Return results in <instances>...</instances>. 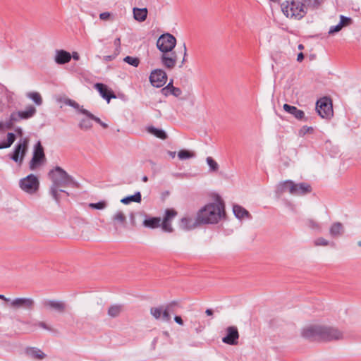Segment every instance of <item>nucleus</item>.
Listing matches in <instances>:
<instances>
[{"label": "nucleus", "mask_w": 361, "mask_h": 361, "mask_svg": "<svg viewBox=\"0 0 361 361\" xmlns=\"http://www.w3.org/2000/svg\"><path fill=\"white\" fill-rule=\"evenodd\" d=\"M118 54V53H117V52H116V53H115V54H114V55L105 56L104 57V60H105L106 61H110L114 60Z\"/></svg>", "instance_id": "58"}, {"label": "nucleus", "mask_w": 361, "mask_h": 361, "mask_svg": "<svg viewBox=\"0 0 361 361\" xmlns=\"http://www.w3.org/2000/svg\"><path fill=\"white\" fill-rule=\"evenodd\" d=\"M114 226L117 224L124 225L126 222V216L122 211H117L111 217Z\"/></svg>", "instance_id": "29"}, {"label": "nucleus", "mask_w": 361, "mask_h": 361, "mask_svg": "<svg viewBox=\"0 0 361 361\" xmlns=\"http://www.w3.org/2000/svg\"><path fill=\"white\" fill-rule=\"evenodd\" d=\"M314 245L315 246H327L329 245V241L322 237H319L314 240Z\"/></svg>", "instance_id": "46"}, {"label": "nucleus", "mask_w": 361, "mask_h": 361, "mask_svg": "<svg viewBox=\"0 0 361 361\" xmlns=\"http://www.w3.org/2000/svg\"><path fill=\"white\" fill-rule=\"evenodd\" d=\"M226 214L223 200L218 197L216 201L209 203L200 209L197 212V221L201 224H215Z\"/></svg>", "instance_id": "2"}, {"label": "nucleus", "mask_w": 361, "mask_h": 361, "mask_svg": "<svg viewBox=\"0 0 361 361\" xmlns=\"http://www.w3.org/2000/svg\"><path fill=\"white\" fill-rule=\"evenodd\" d=\"M27 353L32 358L44 359L46 355L39 348L32 347L27 349Z\"/></svg>", "instance_id": "32"}, {"label": "nucleus", "mask_w": 361, "mask_h": 361, "mask_svg": "<svg viewBox=\"0 0 361 361\" xmlns=\"http://www.w3.org/2000/svg\"><path fill=\"white\" fill-rule=\"evenodd\" d=\"M169 56H171V58H174L175 62L176 63L178 57H177V55L175 51H173V50L171 51H170Z\"/></svg>", "instance_id": "62"}, {"label": "nucleus", "mask_w": 361, "mask_h": 361, "mask_svg": "<svg viewBox=\"0 0 361 361\" xmlns=\"http://www.w3.org/2000/svg\"><path fill=\"white\" fill-rule=\"evenodd\" d=\"M233 212L235 217L239 219H241L244 217L251 219V215L249 212L240 205H233Z\"/></svg>", "instance_id": "25"}, {"label": "nucleus", "mask_w": 361, "mask_h": 361, "mask_svg": "<svg viewBox=\"0 0 361 361\" xmlns=\"http://www.w3.org/2000/svg\"><path fill=\"white\" fill-rule=\"evenodd\" d=\"M65 104L73 107L74 109L78 110L80 112V109H83L82 106L80 107L78 103H77L75 101L68 99L65 101Z\"/></svg>", "instance_id": "48"}, {"label": "nucleus", "mask_w": 361, "mask_h": 361, "mask_svg": "<svg viewBox=\"0 0 361 361\" xmlns=\"http://www.w3.org/2000/svg\"><path fill=\"white\" fill-rule=\"evenodd\" d=\"M176 44V39L171 34H164L161 35L157 42V47L161 52L171 51Z\"/></svg>", "instance_id": "7"}, {"label": "nucleus", "mask_w": 361, "mask_h": 361, "mask_svg": "<svg viewBox=\"0 0 361 361\" xmlns=\"http://www.w3.org/2000/svg\"><path fill=\"white\" fill-rule=\"evenodd\" d=\"M178 307V302L176 301H172L167 304L165 307L171 313H175L176 312V307Z\"/></svg>", "instance_id": "45"}, {"label": "nucleus", "mask_w": 361, "mask_h": 361, "mask_svg": "<svg viewBox=\"0 0 361 361\" xmlns=\"http://www.w3.org/2000/svg\"><path fill=\"white\" fill-rule=\"evenodd\" d=\"M281 10L283 14L289 18L300 20L307 11L305 10L304 4L299 1H286L281 4Z\"/></svg>", "instance_id": "3"}, {"label": "nucleus", "mask_w": 361, "mask_h": 361, "mask_svg": "<svg viewBox=\"0 0 361 361\" xmlns=\"http://www.w3.org/2000/svg\"><path fill=\"white\" fill-rule=\"evenodd\" d=\"M321 341H331L343 338V333L336 328L321 325Z\"/></svg>", "instance_id": "8"}, {"label": "nucleus", "mask_w": 361, "mask_h": 361, "mask_svg": "<svg viewBox=\"0 0 361 361\" xmlns=\"http://www.w3.org/2000/svg\"><path fill=\"white\" fill-rule=\"evenodd\" d=\"M123 61L133 67H137L140 64V59L137 57L127 56L123 59Z\"/></svg>", "instance_id": "40"}, {"label": "nucleus", "mask_w": 361, "mask_h": 361, "mask_svg": "<svg viewBox=\"0 0 361 361\" xmlns=\"http://www.w3.org/2000/svg\"><path fill=\"white\" fill-rule=\"evenodd\" d=\"M316 110L322 118H331L334 114L331 100L327 97L319 99L316 103Z\"/></svg>", "instance_id": "5"}, {"label": "nucleus", "mask_w": 361, "mask_h": 361, "mask_svg": "<svg viewBox=\"0 0 361 361\" xmlns=\"http://www.w3.org/2000/svg\"><path fill=\"white\" fill-rule=\"evenodd\" d=\"M312 188L310 184L306 183H295L290 188V194L292 195H304L310 193Z\"/></svg>", "instance_id": "15"}, {"label": "nucleus", "mask_w": 361, "mask_h": 361, "mask_svg": "<svg viewBox=\"0 0 361 361\" xmlns=\"http://www.w3.org/2000/svg\"><path fill=\"white\" fill-rule=\"evenodd\" d=\"M314 131V129L312 127H309V126H304L301 128V129L300 130V135H305L307 133H312V132Z\"/></svg>", "instance_id": "51"}, {"label": "nucleus", "mask_w": 361, "mask_h": 361, "mask_svg": "<svg viewBox=\"0 0 361 361\" xmlns=\"http://www.w3.org/2000/svg\"><path fill=\"white\" fill-rule=\"evenodd\" d=\"M19 185L24 192L32 195L38 190L39 182L36 176L30 174L20 180Z\"/></svg>", "instance_id": "4"}, {"label": "nucleus", "mask_w": 361, "mask_h": 361, "mask_svg": "<svg viewBox=\"0 0 361 361\" xmlns=\"http://www.w3.org/2000/svg\"><path fill=\"white\" fill-rule=\"evenodd\" d=\"M142 200V195L140 192L137 191L133 195H129L126 197H123L121 200V202L123 204H128L132 202H135L137 203H140Z\"/></svg>", "instance_id": "31"}, {"label": "nucleus", "mask_w": 361, "mask_h": 361, "mask_svg": "<svg viewBox=\"0 0 361 361\" xmlns=\"http://www.w3.org/2000/svg\"><path fill=\"white\" fill-rule=\"evenodd\" d=\"M351 23H352V19L350 18L346 17V16H340V22H339V23L343 27L348 25L351 24Z\"/></svg>", "instance_id": "50"}, {"label": "nucleus", "mask_w": 361, "mask_h": 361, "mask_svg": "<svg viewBox=\"0 0 361 361\" xmlns=\"http://www.w3.org/2000/svg\"><path fill=\"white\" fill-rule=\"evenodd\" d=\"M149 81L154 87H163L167 81L166 72L162 69H154L151 72Z\"/></svg>", "instance_id": "12"}, {"label": "nucleus", "mask_w": 361, "mask_h": 361, "mask_svg": "<svg viewBox=\"0 0 361 361\" xmlns=\"http://www.w3.org/2000/svg\"><path fill=\"white\" fill-rule=\"evenodd\" d=\"M182 94V91L178 87H173L170 91V94H172L176 97L180 96Z\"/></svg>", "instance_id": "54"}, {"label": "nucleus", "mask_w": 361, "mask_h": 361, "mask_svg": "<svg viewBox=\"0 0 361 361\" xmlns=\"http://www.w3.org/2000/svg\"><path fill=\"white\" fill-rule=\"evenodd\" d=\"M72 57L74 60H77V61L79 60V59H80L79 54L77 52H73V54L71 55V58Z\"/></svg>", "instance_id": "64"}, {"label": "nucleus", "mask_w": 361, "mask_h": 361, "mask_svg": "<svg viewBox=\"0 0 361 361\" xmlns=\"http://www.w3.org/2000/svg\"><path fill=\"white\" fill-rule=\"evenodd\" d=\"M147 130L149 133L161 140H166L168 137L166 133L164 130L157 128L152 126H148Z\"/></svg>", "instance_id": "27"}, {"label": "nucleus", "mask_w": 361, "mask_h": 361, "mask_svg": "<svg viewBox=\"0 0 361 361\" xmlns=\"http://www.w3.org/2000/svg\"><path fill=\"white\" fill-rule=\"evenodd\" d=\"M226 335L222 338L223 343L231 345H236L239 338V333L236 326H231L226 329Z\"/></svg>", "instance_id": "14"}, {"label": "nucleus", "mask_w": 361, "mask_h": 361, "mask_svg": "<svg viewBox=\"0 0 361 361\" xmlns=\"http://www.w3.org/2000/svg\"><path fill=\"white\" fill-rule=\"evenodd\" d=\"M307 226L311 228L312 229L317 230L318 231H321V226L314 221L313 219H308L307 220Z\"/></svg>", "instance_id": "47"}, {"label": "nucleus", "mask_w": 361, "mask_h": 361, "mask_svg": "<svg viewBox=\"0 0 361 361\" xmlns=\"http://www.w3.org/2000/svg\"><path fill=\"white\" fill-rule=\"evenodd\" d=\"M201 225L197 221V216L195 219L191 217H183L180 219V227L183 230H192Z\"/></svg>", "instance_id": "18"}, {"label": "nucleus", "mask_w": 361, "mask_h": 361, "mask_svg": "<svg viewBox=\"0 0 361 361\" xmlns=\"http://www.w3.org/2000/svg\"><path fill=\"white\" fill-rule=\"evenodd\" d=\"M114 44L116 47V52L119 53L121 48V39L120 37H117L115 39Z\"/></svg>", "instance_id": "55"}, {"label": "nucleus", "mask_w": 361, "mask_h": 361, "mask_svg": "<svg viewBox=\"0 0 361 361\" xmlns=\"http://www.w3.org/2000/svg\"><path fill=\"white\" fill-rule=\"evenodd\" d=\"M161 92L165 96H168L170 94V90L166 87L161 89Z\"/></svg>", "instance_id": "60"}, {"label": "nucleus", "mask_w": 361, "mask_h": 361, "mask_svg": "<svg viewBox=\"0 0 361 361\" xmlns=\"http://www.w3.org/2000/svg\"><path fill=\"white\" fill-rule=\"evenodd\" d=\"M18 121H13L12 120V114L10 116V118L8 121H6L4 123L5 127L7 129H11L13 126L14 123L18 122Z\"/></svg>", "instance_id": "53"}, {"label": "nucleus", "mask_w": 361, "mask_h": 361, "mask_svg": "<svg viewBox=\"0 0 361 361\" xmlns=\"http://www.w3.org/2000/svg\"><path fill=\"white\" fill-rule=\"evenodd\" d=\"M35 304V300L31 298H16L10 300V307L14 309L32 310Z\"/></svg>", "instance_id": "11"}, {"label": "nucleus", "mask_w": 361, "mask_h": 361, "mask_svg": "<svg viewBox=\"0 0 361 361\" xmlns=\"http://www.w3.org/2000/svg\"><path fill=\"white\" fill-rule=\"evenodd\" d=\"M161 226L163 231L166 232L171 233L173 231L170 221H164L163 220L162 222L161 221Z\"/></svg>", "instance_id": "44"}, {"label": "nucleus", "mask_w": 361, "mask_h": 361, "mask_svg": "<svg viewBox=\"0 0 361 361\" xmlns=\"http://www.w3.org/2000/svg\"><path fill=\"white\" fill-rule=\"evenodd\" d=\"M174 321H175V322H176L178 324H179L180 326H183L184 324L183 320L182 319L181 317H180V316H175Z\"/></svg>", "instance_id": "59"}, {"label": "nucleus", "mask_w": 361, "mask_h": 361, "mask_svg": "<svg viewBox=\"0 0 361 361\" xmlns=\"http://www.w3.org/2000/svg\"><path fill=\"white\" fill-rule=\"evenodd\" d=\"M344 233V228L341 223L335 222L331 224L329 228V234L332 238L341 236Z\"/></svg>", "instance_id": "21"}, {"label": "nucleus", "mask_w": 361, "mask_h": 361, "mask_svg": "<svg viewBox=\"0 0 361 361\" xmlns=\"http://www.w3.org/2000/svg\"><path fill=\"white\" fill-rule=\"evenodd\" d=\"M23 324L29 325L30 327H32L33 329H35V327L39 326L44 330L52 331L53 329L47 325L44 322H24Z\"/></svg>", "instance_id": "33"}, {"label": "nucleus", "mask_w": 361, "mask_h": 361, "mask_svg": "<svg viewBox=\"0 0 361 361\" xmlns=\"http://www.w3.org/2000/svg\"><path fill=\"white\" fill-rule=\"evenodd\" d=\"M88 206L91 209L102 210L106 207L107 203L106 201L102 200L97 203H90Z\"/></svg>", "instance_id": "41"}, {"label": "nucleus", "mask_w": 361, "mask_h": 361, "mask_svg": "<svg viewBox=\"0 0 361 361\" xmlns=\"http://www.w3.org/2000/svg\"><path fill=\"white\" fill-rule=\"evenodd\" d=\"M161 221L160 217H146L142 222V225L145 228L154 229L161 226Z\"/></svg>", "instance_id": "23"}, {"label": "nucleus", "mask_w": 361, "mask_h": 361, "mask_svg": "<svg viewBox=\"0 0 361 361\" xmlns=\"http://www.w3.org/2000/svg\"><path fill=\"white\" fill-rule=\"evenodd\" d=\"M94 88L99 92L102 98L106 99L109 103L112 98H116L114 92L109 90L107 85L103 83H96Z\"/></svg>", "instance_id": "17"}, {"label": "nucleus", "mask_w": 361, "mask_h": 361, "mask_svg": "<svg viewBox=\"0 0 361 361\" xmlns=\"http://www.w3.org/2000/svg\"><path fill=\"white\" fill-rule=\"evenodd\" d=\"M71 59V54L67 51L61 49L56 51L55 62L57 64L62 65L68 63Z\"/></svg>", "instance_id": "19"}, {"label": "nucleus", "mask_w": 361, "mask_h": 361, "mask_svg": "<svg viewBox=\"0 0 361 361\" xmlns=\"http://www.w3.org/2000/svg\"><path fill=\"white\" fill-rule=\"evenodd\" d=\"M147 9L146 8H133V16L134 18L139 21V22H143L146 20L147 16Z\"/></svg>", "instance_id": "26"}, {"label": "nucleus", "mask_w": 361, "mask_h": 361, "mask_svg": "<svg viewBox=\"0 0 361 361\" xmlns=\"http://www.w3.org/2000/svg\"><path fill=\"white\" fill-rule=\"evenodd\" d=\"M28 142L26 139L20 140L16 145L11 159L20 165L27 150Z\"/></svg>", "instance_id": "9"}, {"label": "nucleus", "mask_w": 361, "mask_h": 361, "mask_svg": "<svg viewBox=\"0 0 361 361\" xmlns=\"http://www.w3.org/2000/svg\"><path fill=\"white\" fill-rule=\"evenodd\" d=\"M321 325H309L301 331L302 338L310 341H321Z\"/></svg>", "instance_id": "10"}, {"label": "nucleus", "mask_w": 361, "mask_h": 361, "mask_svg": "<svg viewBox=\"0 0 361 361\" xmlns=\"http://www.w3.org/2000/svg\"><path fill=\"white\" fill-rule=\"evenodd\" d=\"M123 311V305L121 304H114L108 308L107 314L111 318H116L120 316Z\"/></svg>", "instance_id": "24"}, {"label": "nucleus", "mask_w": 361, "mask_h": 361, "mask_svg": "<svg viewBox=\"0 0 361 361\" xmlns=\"http://www.w3.org/2000/svg\"><path fill=\"white\" fill-rule=\"evenodd\" d=\"M48 177L51 181L49 193L57 203L60 202V192L69 195L68 192L62 189L63 188H75L78 185L73 177L58 166L49 171Z\"/></svg>", "instance_id": "1"}, {"label": "nucleus", "mask_w": 361, "mask_h": 361, "mask_svg": "<svg viewBox=\"0 0 361 361\" xmlns=\"http://www.w3.org/2000/svg\"><path fill=\"white\" fill-rule=\"evenodd\" d=\"M162 312H163V306L152 307L150 309L151 314L157 320L161 319Z\"/></svg>", "instance_id": "38"}, {"label": "nucleus", "mask_w": 361, "mask_h": 361, "mask_svg": "<svg viewBox=\"0 0 361 361\" xmlns=\"http://www.w3.org/2000/svg\"><path fill=\"white\" fill-rule=\"evenodd\" d=\"M177 215L176 211L172 209H167L165 211V215L163 219L164 221H170Z\"/></svg>", "instance_id": "42"}, {"label": "nucleus", "mask_w": 361, "mask_h": 361, "mask_svg": "<svg viewBox=\"0 0 361 361\" xmlns=\"http://www.w3.org/2000/svg\"><path fill=\"white\" fill-rule=\"evenodd\" d=\"M46 161V157L44 152V148L40 142L38 141L34 147L33 156L29 164V168L33 171L38 166L44 164Z\"/></svg>", "instance_id": "6"}, {"label": "nucleus", "mask_w": 361, "mask_h": 361, "mask_svg": "<svg viewBox=\"0 0 361 361\" xmlns=\"http://www.w3.org/2000/svg\"><path fill=\"white\" fill-rule=\"evenodd\" d=\"M160 59L162 65L168 69H173L176 66L175 59L169 56V52H162Z\"/></svg>", "instance_id": "22"}, {"label": "nucleus", "mask_w": 361, "mask_h": 361, "mask_svg": "<svg viewBox=\"0 0 361 361\" xmlns=\"http://www.w3.org/2000/svg\"><path fill=\"white\" fill-rule=\"evenodd\" d=\"M304 59V54L300 52L298 54L297 61L301 62Z\"/></svg>", "instance_id": "63"}, {"label": "nucleus", "mask_w": 361, "mask_h": 361, "mask_svg": "<svg viewBox=\"0 0 361 361\" xmlns=\"http://www.w3.org/2000/svg\"><path fill=\"white\" fill-rule=\"evenodd\" d=\"M293 183L294 182L290 180H287L280 183L276 188V192L279 195L287 191L290 192V188L293 185Z\"/></svg>", "instance_id": "30"}, {"label": "nucleus", "mask_w": 361, "mask_h": 361, "mask_svg": "<svg viewBox=\"0 0 361 361\" xmlns=\"http://www.w3.org/2000/svg\"><path fill=\"white\" fill-rule=\"evenodd\" d=\"M157 340H158L157 338H154V340L152 341V344H151V348L152 350H155Z\"/></svg>", "instance_id": "61"}, {"label": "nucleus", "mask_w": 361, "mask_h": 361, "mask_svg": "<svg viewBox=\"0 0 361 361\" xmlns=\"http://www.w3.org/2000/svg\"><path fill=\"white\" fill-rule=\"evenodd\" d=\"M206 161L209 166V171L215 172L219 169V164L217 162L211 157H208L206 159Z\"/></svg>", "instance_id": "37"}, {"label": "nucleus", "mask_w": 361, "mask_h": 361, "mask_svg": "<svg viewBox=\"0 0 361 361\" xmlns=\"http://www.w3.org/2000/svg\"><path fill=\"white\" fill-rule=\"evenodd\" d=\"M171 319L170 312L166 309V307H163V312H161V319L164 322H169Z\"/></svg>", "instance_id": "49"}, {"label": "nucleus", "mask_w": 361, "mask_h": 361, "mask_svg": "<svg viewBox=\"0 0 361 361\" xmlns=\"http://www.w3.org/2000/svg\"><path fill=\"white\" fill-rule=\"evenodd\" d=\"M42 306L47 310L55 311L58 313H63L66 305L63 301L46 299L42 302Z\"/></svg>", "instance_id": "13"}, {"label": "nucleus", "mask_w": 361, "mask_h": 361, "mask_svg": "<svg viewBox=\"0 0 361 361\" xmlns=\"http://www.w3.org/2000/svg\"><path fill=\"white\" fill-rule=\"evenodd\" d=\"M183 58L181 64L180 65V67H182L183 64L185 63V57L187 56V47H186V45L185 43H183Z\"/></svg>", "instance_id": "57"}, {"label": "nucleus", "mask_w": 361, "mask_h": 361, "mask_svg": "<svg viewBox=\"0 0 361 361\" xmlns=\"http://www.w3.org/2000/svg\"><path fill=\"white\" fill-rule=\"evenodd\" d=\"M80 113L85 115L87 118L90 119L94 121L96 123L99 124L103 128H107L109 127L108 124L102 121L101 119L97 116H95L94 114H92L91 112H90L88 110L85 109H80Z\"/></svg>", "instance_id": "28"}, {"label": "nucleus", "mask_w": 361, "mask_h": 361, "mask_svg": "<svg viewBox=\"0 0 361 361\" xmlns=\"http://www.w3.org/2000/svg\"><path fill=\"white\" fill-rule=\"evenodd\" d=\"M91 119L88 118H82L80 121L78 126L81 130H89L92 128V123L90 121Z\"/></svg>", "instance_id": "36"}, {"label": "nucleus", "mask_w": 361, "mask_h": 361, "mask_svg": "<svg viewBox=\"0 0 361 361\" xmlns=\"http://www.w3.org/2000/svg\"><path fill=\"white\" fill-rule=\"evenodd\" d=\"M111 16V13L109 12H104L99 14V18L103 20H108Z\"/></svg>", "instance_id": "56"}, {"label": "nucleus", "mask_w": 361, "mask_h": 361, "mask_svg": "<svg viewBox=\"0 0 361 361\" xmlns=\"http://www.w3.org/2000/svg\"><path fill=\"white\" fill-rule=\"evenodd\" d=\"M178 157L180 160H186L195 157V154L192 152L181 149L178 152Z\"/></svg>", "instance_id": "35"}, {"label": "nucleus", "mask_w": 361, "mask_h": 361, "mask_svg": "<svg viewBox=\"0 0 361 361\" xmlns=\"http://www.w3.org/2000/svg\"><path fill=\"white\" fill-rule=\"evenodd\" d=\"M36 111L35 107L30 105L24 111L12 113V120L19 121L21 119H28L32 118L36 114Z\"/></svg>", "instance_id": "16"}, {"label": "nucleus", "mask_w": 361, "mask_h": 361, "mask_svg": "<svg viewBox=\"0 0 361 361\" xmlns=\"http://www.w3.org/2000/svg\"><path fill=\"white\" fill-rule=\"evenodd\" d=\"M15 140V134L13 133H8L7 134V140L6 141V145H0V149L10 147Z\"/></svg>", "instance_id": "39"}, {"label": "nucleus", "mask_w": 361, "mask_h": 361, "mask_svg": "<svg viewBox=\"0 0 361 361\" xmlns=\"http://www.w3.org/2000/svg\"><path fill=\"white\" fill-rule=\"evenodd\" d=\"M321 0H303L302 4H304V8L306 6L316 8L319 4Z\"/></svg>", "instance_id": "43"}, {"label": "nucleus", "mask_w": 361, "mask_h": 361, "mask_svg": "<svg viewBox=\"0 0 361 361\" xmlns=\"http://www.w3.org/2000/svg\"><path fill=\"white\" fill-rule=\"evenodd\" d=\"M342 27H343V26L341 25L340 23H338V25H336L335 26H331L329 30V34L331 35V34L338 32L342 29Z\"/></svg>", "instance_id": "52"}, {"label": "nucleus", "mask_w": 361, "mask_h": 361, "mask_svg": "<svg viewBox=\"0 0 361 361\" xmlns=\"http://www.w3.org/2000/svg\"><path fill=\"white\" fill-rule=\"evenodd\" d=\"M284 111L287 113L293 115L295 118L298 120H302L305 118V113L303 111L298 109L294 106L289 105L288 104H283V106Z\"/></svg>", "instance_id": "20"}, {"label": "nucleus", "mask_w": 361, "mask_h": 361, "mask_svg": "<svg viewBox=\"0 0 361 361\" xmlns=\"http://www.w3.org/2000/svg\"><path fill=\"white\" fill-rule=\"evenodd\" d=\"M27 97L29 99H32L33 101V102L37 106H40L42 104V97H41L40 94L38 92H28L27 94Z\"/></svg>", "instance_id": "34"}]
</instances>
